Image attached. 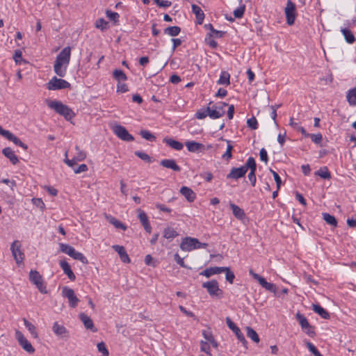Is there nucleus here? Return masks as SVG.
Segmentation results:
<instances>
[{
    "instance_id": "22",
    "label": "nucleus",
    "mask_w": 356,
    "mask_h": 356,
    "mask_svg": "<svg viewBox=\"0 0 356 356\" xmlns=\"http://www.w3.org/2000/svg\"><path fill=\"white\" fill-rule=\"evenodd\" d=\"M113 250L117 252L120 257V259L124 263H130V259L129 255L125 251V249L123 246H120L118 245H115L113 246Z\"/></svg>"
},
{
    "instance_id": "19",
    "label": "nucleus",
    "mask_w": 356,
    "mask_h": 356,
    "mask_svg": "<svg viewBox=\"0 0 356 356\" xmlns=\"http://www.w3.org/2000/svg\"><path fill=\"white\" fill-rule=\"evenodd\" d=\"M79 316L86 329L90 330L92 332H97V329L95 328L92 320L88 315L84 313H81Z\"/></svg>"
},
{
    "instance_id": "44",
    "label": "nucleus",
    "mask_w": 356,
    "mask_h": 356,
    "mask_svg": "<svg viewBox=\"0 0 356 356\" xmlns=\"http://www.w3.org/2000/svg\"><path fill=\"white\" fill-rule=\"evenodd\" d=\"M140 135L142 138L150 142L155 141L156 140V136L147 130H141L140 131Z\"/></svg>"
},
{
    "instance_id": "58",
    "label": "nucleus",
    "mask_w": 356,
    "mask_h": 356,
    "mask_svg": "<svg viewBox=\"0 0 356 356\" xmlns=\"http://www.w3.org/2000/svg\"><path fill=\"white\" fill-rule=\"evenodd\" d=\"M270 171L273 174V176L274 179H275V181L276 182V184H277V189H279L280 188L281 184H282L281 178L279 176V175L275 171H274L273 170L270 169Z\"/></svg>"
},
{
    "instance_id": "35",
    "label": "nucleus",
    "mask_w": 356,
    "mask_h": 356,
    "mask_svg": "<svg viewBox=\"0 0 356 356\" xmlns=\"http://www.w3.org/2000/svg\"><path fill=\"white\" fill-rule=\"evenodd\" d=\"M322 216L323 219L326 222V223L334 227L337 226V220L334 216L327 213H323Z\"/></svg>"
},
{
    "instance_id": "2",
    "label": "nucleus",
    "mask_w": 356,
    "mask_h": 356,
    "mask_svg": "<svg viewBox=\"0 0 356 356\" xmlns=\"http://www.w3.org/2000/svg\"><path fill=\"white\" fill-rule=\"evenodd\" d=\"M225 111H217L216 108L212 105V102L209 104L206 108H201L195 113V117L197 119L202 120L209 116L211 119H218L224 115Z\"/></svg>"
},
{
    "instance_id": "53",
    "label": "nucleus",
    "mask_w": 356,
    "mask_h": 356,
    "mask_svg": "<svg viewBox=\"0 0 356 356\" xmlns=\"http://www.w3.org/2000/svg\"><path fill=\"white\" fill-rule=\"evenodd\" d=\"M138 218H139L141 224L142 225L147 224V222H149V220H148L147 216L145 213V212L142 211L141 209H138Z\"/></svg>"
},
{
    "instance_id": "34",
    "label": "nucleus",
    "mask_w": 356,
    "mask_h": 356,
    "mask_svg": "<svg viewBox=\"0 0 356 356\" xmlns=\"http://www.w3.org/2000/svg\"><path fill=\"white\" fill-rule=\"evenodd\" d=\"M296 316V319L298 320L301 326L302 330H305L307 329V327H309L310 324L305 316L298 312Z\"/></svg>"
},
{
    "instance_id": "26",
    "label": "nucleus",
    "mask_w": 356,
    "mask_h": 356,
    "mask_svg": "<svg viewBox=\"0 0 356 356\" xmlns=\"http://www.w3.org/2000/svg\"><path fill=\"white\" fill-rule=\"evenodd\" d=\"M163 142L175 150H181L184 147L181 143L170 138H164Z\"/></svg>"
},
{
    "instance_id": "20",
    "label": "nucleus",
    "mask_w": 356,
    "mask_h": 356,
    "mask_svg": "<svg viewBox=\"0 0 356 356\" xmlns=\"http://www.w3.org/2000/svg\"><path fill=\"white\" fill-rule=\"evenodd\" d=\"M180 193L184 196L189 202H193L196 198V195L194 191L187 186H182L180 189Z\"/></svg>"
},
{
    "instance_id": "41",
    "label": "nucleus",
    "mask_w": 356,
    "mask_h": 356,
    "mask_svg": "<svg viewBox=\"0 0 356 356\" xmlns=\"http://www.w3.org/2000/svg\"><path fill=\"white\" fill-rule=\"evenodd\" d=\"M315 174L325 179H329L331 178V174L327 167L320 168V170L316 171Z\"/></svg>"
},
{
    "instance_id": "61",
    "label": "nucleus",
    "mask_w": 356,
    "mask_h": 356,
    "mask_svg": "<svg viewBox=\"0 0 356 356\" xmlns=\"http://www.w3.org/2000/svg\"><path fill=\"white\" fill-rule=\"evenodd\" d=\"M260 159L267 163L268 161V154L264 148H261L259 152Z\"/></svg>"
},
{
    "instance_id": "33",
    "label": "nucleus",
    "mask_w": 356,
    "mask_h": 356,
    "mask_svg": "<svg viewBox=\"0 0 356 356\" xmlns=\"http://www.w3.org/2000/svg\"><path fill=\"white\" fill-rule=\"evenodd\" d=\"M106 218L115 228L122 229V230H125L127 229V227L123 223L112 216H106Z\"/></svg>"
},
{
    "instance_id": "46",
    "label": "nucleus",
    "mask_w": 356,
    "mask_h": 356,
    "mask_svg": "<svg viewBox=\"0 0 356 356\" xmlns=\"http://www.w3.org/2000/svg\"><path fill=\"white\" fill-rule=\"evenodd\" d=\"M71 48L70 47H65L58 54L60 57L63 58L68 62L70 60Z\"/></svg>"
},
{
    "instance_id": "32",
    "label": "nucleus",
    "mask_w": 356,
    "mask_h": 356,
    "mask_svg": "<svg viewBox=\"0 0 356 356\" xmlns=\"http://www.w3.org/2000/svg\"><path fill=\"white\" fill-rule=\"evenodd\" d=\"M341 33H343L346 41L349 44H353L355 41V38L353 33L348 29H341Z\"/></svg>"
},
{
    "instance_id": "30",
    "label": "nucleus",
    "mask_w": 356,
    "mask_h": 356,
    "mask_svg": "<svg viewBox=\"0 0 356 356\" xmlns=\"http://www.w3.org/2000/svg\"><path fill=\"white\" fill-rule=\"evenodd\" d=\"M163 32L166 35L175 37L180 33L181 29L177 26H168L164 29Z\"/></svg>"
},
{
    "instance_id": "11",
    "label": "nucleus",
    "mask_w": 356,
    "mask_h": 356,
    "mask_svg": "<svg viewBox=\"0 0 356 356\" xmlns=\"http://www.w3.org/2000/svg\"><path fill=\"white\" fill-rule=\"evenodd\" d=\"M250 170V172L248 174V179L250 180L251 185L252 186H255L257 178L255 175V172L257 170V164L254 159L253 157H249L247 160V171Z\"/></svg>"
},
{
    "instance_id": "4",
    "label": "nucleus",
    "mask_w": 356,
    "mask_h": 356,
    "mask_svg": "<svg viewBox=\"0 0 356 356\" xmlns=\"http://www.w3.org/2000/svg\"><path fill=\"white\" fill-rule=\"evenodd\" d=\"M29 280L33 284L36 286L40 293L44 294L47 293L42 277L37 270H31L29 273Z\"/></svg>"
},
{
    "instance_id": "10",
    "label": "nucleus",
    "mask_w": 356,
    "mask_h": 356,
    "mask_svg": "<svg viewBox=\"0 0 356 356\" xmlns=\"http://www.w3.org/2000/svg\"><path fill=\"white\" fill-rule=\"evenodd\" d=\"M15 337L17 339L19 344L24 350L29 353H33L35 352V348L20 331L16 330Z\"/></svg>"
},
{
    "instance_id": "57",
    "label": "nucleus",
    "mask_w": 356,
    "mask_h": 356,
    "mask_svg": "<svg viewBox=\"0 0 356 356\" xmlns=\"http://www.w3.org/2000/svg\"><path fill=\"white\" fill-rule=\"evenodd\" d=\"M74 259L79 260L83 264H87L88 263L87 258L79 252H76L75 257H74Z\"/></svg>"
},
{
    "instance_id": "14",
    "label": "nucleus",
    "mask_w": 356,
    "mask_h": 356,
    "mask_svg": "<svg viewBox=\"0 0 356 356\" xmlns=\"http://www.w3.org/2000/svg\"><path fill=\"white\" fill-rule=\"evenodd\" d=\"M199 243V240L195 238L186 237L184 238L181 244L180 248L183 251H191L195 249L196 244Z\"/></svg>"
},
{
    "instance_id": "5",
    "label": "nucleus",
    "mask_w": 356,
    "mask_h": 356,
    "mask_svg": "<svg viewBox=\"0 0 356 356\" xmlns=\"http://www.w3.org/2000/svg\"><path fill=\"white\" fill-rule=\"evenodd\" d=\"M202 287L207 289L208 293L211 297H218L222 294V291L219 288L218 282L216 280L204 282Z\"/></svg>"
},
{
    "instance_id": "31",
    "label": "nucleus",
    "mask_w": 356,
    "mask_h": 356,
    "mask_svg": "<svg viewBox=\"0 0 356 356\" xmlns=\"http://www.w3.org/2000/svg\"><path fill=\"white\" fill-rule=\"evenodd\" d=\"M178 233L173 228L168 227L163 230V237L172 240L178 236Z\"/></svg>"
},
{
    "instance_id": "3",
    "label": "nucleus",
    "mask_w": 356,
    "mask_h": 356,
    "mask_svg": "<svg viewBox=\"0 0 356 356\" xmlns=\"http://www.w3.org/2000/svg\"><path fill=\"white\" fill-rule=\"evenodd\" d=\"M70 83L62 79L54 76L47 83V88L49 90H57L70 88Z\"/></svg>"
},
{
    "instance_id": "40",
    "label": "nucleus",
    "mask_w": 356,
    "mask_h": 356,
    "mask_svg": "<svg viewBox=\"0 0 356 356\" xmlns=\"http://www.w3.org/2000/svg\"><path fill=\"white\" fill-rule=\"evenodd\" d=\"M247 337L251 339L254 342L259 343V337L256 331L252 329L251 327H247Z\"/></svg>"
},
{
    "instance_id": "50",
    "label": "nucleus",
    "mask_w": 356,
    "mask_h": 356,
    "mask_svg": "<svg viewBox=\"0 0 356 356\" xmlns=\"http://www.w3.org/2000/svg\"><path fill=\"white\" fill-rule=\"evenodd\" d=\"M135 155L137 156L140 159H142V160H143V161H145L146 162H148V163L152 162L151 157L147 154H146V153H145L143 152L136 151L135 152Z\"/></svg>"
},
{
    "instance_id": "9",
    "label": "nucleus",
    "mask_w": 356,
    "mask_h": 356,
    "mask_svg": "<svg viewBox=\"0 0 356 356\" xmlns=\"http://www.w3.org/2000/svg\"><path fill=\"white\" fill-rule=\"evenodd\" d=\"M226 323L229 328L232 330L236 334L238 341H240L242 343L244 348H248V342L243 334L241 332L240 328L238 326H236V325L231 320L229 317L226 318Z\"/></svg>"
},
{
    "instance_id": "27",
    "label": "nucleus",
    "mask_w": 356,
    "mask_h": 356,
    "mask_svg": "<svg viewBox=\"0 0 356 356\" xmlns=\"http://www.w3.org/2000/svg\"><path fill=\"white\" fill-rule=\"evenodd\" d=\"M192 12L195 15L197 24H202L204 18V14L200 7L195 4L191 6Z\"/></svg>"
},
{
    "instance_id": "12",
    "label": "nucleus",
    "mask_w": 356,
    "mask_h": 356,
    "mask_svg": "<svg viewBox=\"0 0 356 356\" xmlns=\"http://www.w3.org/2000/svg\"><path fill=\"white\" fill-rule=\"evenodd\" d=\"M247 172V162L239 168H232L227 175L228 179H238L243 177Z\"/></svg>"
},
{
    "instance_id": "55",
    "label": "nucleus",
    "mask_w": 356,
    "mask_h": 356,
    "mask_svg": "<svg viewBox=\"0 0 356 356\" xmlns=\"http://www.w3.org/2000/svg\"><path fill=\"white\" fill-rule=\"evenodd\" d=\"M73 247L68 245V244H65V243H60V250L61 252L67 254H70L72 250H73Z\"/></svg>"
},
{
    "instance_id": "21",
    "label": "nucleus",
    "mask_w": 356,
    "mask_h": 356,
    "mask_svg": "<svg viewBox=\"0 0 356 356\" xmlns=\"http://www.w3.org/2000/svg\"><path fill=\"white\" fill-rule=\"evenodd\" d=\"M160 165L175 172H179L181 170V168L176 163L174 159H163L161 161Z\"/></svg>"
},
{
    "instance_id": "49",
    "label": "nucleus",
    "mask_w": 356,
    "mask_h": 356,
    "mask_svg": "<svg viewBox=\"0 0 356 356\" xmlns=\"http://www.w3.org/2000/svg\"><path fill=\"white\" fill-rule=\"evenodd\" d=\"M225 268H226L224 271L225 272V279L228 282L232 284L235 278L234 273L230 270L229 267H225Z\"/></svg>"
},
{
    "instance_id": "25",
    "label": "nucleus",
    "mask_w": 356,
    "mask_h": 356,
    "mask_svg": "<svg viewBox=\"0 0 356 356\" xmlns=\"http://www.w3.org/2000/svg\"><path fill=\"white\" fill-rule=\"evenodd\" d=\"M312 309L324 319H329L330 317L329 312L318 304H313Z\"/></svg>"
},
{
    "instance_id": "64",
    "label": "nucleus",
    "mask_w": 356,
    "mask_h": 356,
    "mask_svg": "<svg viewBox=\"0 0 356 356\" xmlns=\"http://www.w3.org/2000/svg\"><path fill=\"white\" fill-rule=\"evenodd\" d=\"M128 91V87L125 83L118 82L117 85V92H126Z\"/></svg>"
},
{
    "instance_id": "37",
    "label": "nucleus",
    "mask_w": 356,
    "mask_h": 356,
    "mask_svg": "<svg viewBox=\"0 0 356 356\" xmlns=\"http://www.w3.org/2000/svg\"><path fill=\"white\" fill-rule=\"evenodd\" d=\"M229 79L230 74L226 71H222L220 75L218 83L220 85H229Z\"/></svg>"
},
{
    "instance_id": "29",
    "label": "nucleus",
    "mask_w": 356,
    "mask_h": 356,
    "mask_svg": "<svg viewBox=\"0 0 356 356\" xmlns=\"http://www.w3.org/2000/svg\"><path fill=\"white\" fill-rule=\"evenodd\" d=\"M54 72L60 77H64L66 74L67 67L60 63H54Z\"/></svg>"
},
{
    "instance_id": "8",
    "label": "nucleus",
    "mask_w": 356,
    "mask_h": 356,
    "mask_svg": "<svg viewBox=\"0 0 356 356\" xmlns=\"http://www.w3.org/2000/svg\"><path fill=\"white\" fill-rule=\"evenodd\" d=\"M12 254L17 264L22 263L24 259V254L22 250V244L19 241H15L10 245Z\"/></svg>"
},
{
    "instance_id": "51",
    "label": "nucleus",
    "mask_w": 356,
    "mask_h": 356,
    "mask_svg": "<svg viewBox=\"0 0 356 356\" xmlns=\"http://www.w3.org/2000/svg\"><path fill=\"white\" fill-rule=\"evenodd\" d=\"M247 124L249 128L252 130H255L258 128V122L255 117H252L251 118L248 119Z\"/></svg>"
},
{
    "instance_id": "38",
    "label": "nucleus",
    "mask_w": 356,
    "mask_h": 356,
    "mask_svg": "<svg viewBox=\"0 0 356 356\" xmlns=\"http://www.w3.org/2000/svg\"><path fill=\"white\" fill-rule=\"evenodd\" d=\"M23 321H24V324L25 327L28 329V330L30 332L31 335L34 338H38V332L36 331L35 326L34 325H33L31 323H30L29 321H27L26 318H24Z\"/></svg>"
},
{
    "instance_id": "6",
    "label": "nucleus",
    "mask_w": 356,
    "mask_h": 356,
    "mask_svg": "<svg viewBox=\"0 0 356 356\" xmlns=\"http://www.w3.org/2000/svg\"><path fill=\"white\" fill-rule=\"evenodd\" d=\"M284 13L287 24L289 26L293 25L295 22L297 14L296 5L291 0L287 1Z\"/></svg>"
},
{
    "instance_id": "45",
    "label": "nucleus",
    "mask_w": 356,
    "mask_h": 356,
    "mask_svg": "<svg viewBox=\"0 0 356 356\" xmlns=\"http://www.w3.org/2000/svg\"><path fill=\"white\" fill-rule=\"evenodd\" d=\"M106 15L111 21H113L115 24L119 22L120 15L118 13L113 12L110 10H106Z\"/></svg>"
},
{
    "instance_id": "15",
    "label": "nucleus",
    "mask_w": 356,
    "mask_h": 356,
    "mask_svg": "<svg viewBox=\"0 0 356 356\" xmlns=\"http://www.w3.org/2000/svg\"><path fill=\"white\" fill-rule=\"evenodd\" d=\"M52 330L57 337L61 339H67L69 337L67 330L64 325L59 324L58 322L54 323Z\"/></svg>"
},
{
    "instance_id": "54",
    "label": "nucleus",
    "mask_w": 356,
    "mask_h": 356,
    "mask_svg": "<svg viewBox=\"0 0 356 356\" xmlns=\"http://www.w3.org/2000/svg\"><path fill=\"white\" fill-rule=\"evenodd\" d=\"M309 138H311L312 142H314L316 144H320L322 142L323 136L321 134H310L309 136Z\"/></svg>"
},
{
    "instance_id": "17",
    "label": "nucleus",
    "mask_w": 356,
    "mask_h": 356,
    "mask_svg": "<svg viewBox=\"0 0 356 356\" xmlns=\"http://www.w3.org/2000/svg\"><path fill=\"white\" fill-rule=\"evenodd\" d=\"M225 270H226V268H225V267H218V266L210 267V268H206L204 270L201 272L200 273V275H204L207 277H209L213 275L223 273L225 271Z\"/></svg>"
},
{
    "instance_id": "16",
    "label": "nucleus",
    "mask_w": 356,
    "mask_h": 356,
    "mask_svg": "<svg viewBox=\"0 0 356 356\" xmlns=\"http://www.w3.org/2000/svg\"><path fill=\"white\" fill-rule=\"evenodd\" d=\"M59 264H60V268L63 269L64 273L65 275H67L68 278L71 281H74L76 279V276H75L74 273H73V271L72 270L71 267L69 265V264L65 260H60L59 262Z\"/></svg>"
},
{
    "instance_id": "7",
    "label": "nucleus",
    "mask_w": 356,
    "mask_h": 356,
    "mask_svg": "<svg viewBox=\"0 0 356 356\" xmlns=\"http://www.w3.org/2000/svg\"><path fill=\"white\" fill-rule=\"evenodd\" d=\"M113 131L122 140L130 142L134 140V136L129 133L124 127L120 124L113 126Z\"/></svg>"
},
{
    "instance_id": "60",
    "label": "nucleus",
    "mask_w": 356,
    "mask_h": 356,
    "mask_svg": "<svg viewBox=\"0 0 356 356\" xmlns=\"http://www.w3.org/2000/svg\"><path fill=\"white\" fill-rule=\"evenodd\" d=\"M207 44L213 49H216L218 46V43L212 38V34L209 33V37L206 38Z\"/></svg>"
},
{
    "instance_id": "28",
    "label": "nucleus",
    "mask_w": 356,
    "mask_h": 356,
    "mask_svg": "<svg viewBox=\"0 0 356 356\" xmlns=\"http://www.w3.org/2000/svg\"><path fill=\"white\" fill-rule=\"evenodd\" d=\"M259 283L263 288L270 292L275 293L277 291L276 286L273 283L268 282L263 277L259 280Z\"/></svg>"
},
{
    "instance_id": "43",
    "label": "nucleus",
    "mask_w": 356,
    "mask_h": 356,
    "mask_svg": "<svg viewBox=\"0 0 356 356\" xmlns=\"http://www.w3.org/2000/svg\"><path fill=\"white\" fill-rule=\"evenodd\" d=\"M108 22H106L104 18H99L98 19L95 24V26L97 29H100L101 31H104L108 28Z\"/></svg>"
},
{
    "instance_id": "59",
    "label": "nucleus",
    "mask_w": 356,
    "mask_h": 356,
    "mask_svg": "<svg viewBox=\"0 0 356 356\" xmlns=\"http://www.w3.org/2000/svg\"><path fill=\"white\" fill-rule=\"evenodd\" d=\"M33 204L37 207L43 209L45 207V204L40 198H33L32 199Z\"/></svg>"
},
{
    "instance_id": "47",
    "label": "nucleus",
    "mask_w": 356,
    "mask_h": 356,
    "mask_svg": "<svg viewBox=\"0 0 356 356\" xmlns=\"http://www.w3.org/2000/svg\"><path fill=\"white\" fill-rule=\"evenodd\" d=\"M75 149L76 151V155L74 156L75 159L78 161H83L86 157V152L82 151L79 146H76Z\"/></svg>"
},
{
    "instance_id": "48",
    "label": "nucleus",
    "mask_w": 356,
    "mask_h": 356,
    "mask_svg": "<svg viewBox=\"0 0 356 356\" xmlns=\"http://www.w3.org/2000/svg\"><path fill=\"white\" fill-rule=\"evenodd\" d=\"M97 347L98 351L102 354V356H108L109 352L103 341L98 343Z\"/></svg>"
},
{
    "instance_id": "42",
    "label": "nucleus",
    "mask_w": 356,
    "mask_h": 356,
    "mask_svg": "<svg viewBox=\"0 0 356 356\" xmlns=\"http://www.w3.org/2000/svg\"><path fill=\"white\" fill-rule=\"evenodd\" d=\"M113 77L115 80L120 82V81H126L127 79V75L122 70L116 69L113 73Z\"/></svg>"
},
{
    "instance_id": "18",
    "label": "nucleus",
    "mask_w": 356,
    "mask_h": 356,
    "mask_svg": "<svg viewBox=\"0 0 356 356\" xmlns=\"http://www.w3.org/2000/svg\"><path fill=\"white\" fill-rule=\"evenodd\" d=\"M185 145L188 150L191 152H200L204 150V145L195 141H187Z\"/></svg>"
},
{
    "instance_id": "23",
    "label": "nucleus",
    "mask_w": 356,
    "mask_h": 356,
    "mask_svg": "<svg viewBox=\"0 0 356 356\" xmlns=\"http://www.w3.org/2000/svg\"><path fill=\"white\" fill-rule=\"evenodd\" d=\"M2 153L13 165H15L19 162L17 156L15 154L14 151L10 147H6L3 149Z\"/></svg>"
},
{
    "instance_id": "52",
    "label": "nucleus",
    "mask_w": 356,
    "mask_h": 356,
    "mask_svg": "<svg viewBox=\"0 0 356 356\" xmlns=\"http://www.w3.org/2000/svg\"><path fill=\"white\" fill-rule=\"evenodd\" d=\"M306 345L309 350L313 353L314 356H323L313 343L308 341Z\"/></svg>"
},
{
    "instance_id": "56",
    "label": "nucleus",
    "mask_w": 356,
    "mask_h": 356,
    "mask_svg": "<svg viewBox=\"0 0 356 356\" xmlns=\"http://www.w3.org/2000/svg\"><path fill=\"white\" fill-rule=\"evenodd\" d=\"M244 12H245V6H242L237 8L236 10H234V15L236 18H241L244 15Z\"/></svg>"
},
{
    "instance_id": "24",
    "label": "nucleus",
    "mask_w": 356,
    "mask_h": 356,
    "mask_svg": "<svg viewBox=\"0 0 356 356\" xmlns=\"http://www.w3.org/2000/svg\"><path fill=\"white\" fill-rule=\"evenodd\" d=\"M229 207L232 210L233 215L239 220H243L245 217V213L241 208L235 204L230 202Z\"/></svg>"
},
{
    "instance_id": "39",
    "label": "nucleus",
    "mask_w": 356,
    "mask_h": 356,
    "mask_svg": "<svg viewBox=\"0 0 356 356\" xmlns=\"http://www.w3.org/2000/svg\"><path fill=\"white\" fill-rule=\"evenodd\" d=\"M346 97L350 105H356V87L348 92Z\"/></svg>"
},
{
    "instance_id": "36",
    "label": "nucleus",
    "mask_w": 356,
    "mask_h": 356,
    "mask_svg": "<svg viewBox=\"0 0 356 356\" xmlns=\"http://www.w3.org/2000/svg\"><path fill=\"white\" fill-rule=\"evenodd\" d=\"M7 140L12 141L16 145L22 147L25 150L28 149V146L12 133L10 134L9 136L7 138Z\"/></svg>"
},
{
    "instance_id": "13",
    "label": "nucleus",
    "mask_w": 356,
    "mask_h": 356,
    "mask_svg": "<svg viewBox=\"0 0 356 356\" xmlns=\"http://www.w3.org/2000/svg\"><path fill=\"white\" fill-rule=\"evenodd\" d=\"M63 296L67 298L69 300V305L71 307L74 308L77 306L79 300L74 294L73 289L65 286L62 291Z\"/></svg>"
},
{
    "instance_id": "63",
    "label": "nucleus",
    "mask_w": 356,
    "mask_h": 356,
    "mask_svg": "<svg viewBox=\"0 0 356 356\" xmlns=\"http://www.w3.org/2000/svg\"><path fill=\"white\" fill-rule=\"evenodd\" d=\"M13 58L16 62V63H20L22 60V53L20 50H16L15 51Z\"/></svg>"
},
{
    "instance_id": "62",
    "label": "nucleus",
    "mask_w": 356,
    "mask_h": 356,
    "mask_svg": "<svg viewBox=\"0 0 356 356\" xmlns=\"http://www.w3.org/2000/svg\"><path fill=\"white\" fill-rule=\"evenodd\" d=\"M175 260L176 262L181 267L186 268V266L184 264V259L181 258L178 253L175 254L174 255Z\"/></svg>"
},
{
    "instance_id": "1",
    "label": "nucleus",
    "mask_w": 356,
    "mask_h": 356,
    "mask_svg": "<svg viewBox=\"0 0 356 356\" xmlns=\"http://www.w3.org/2000/svg\"><path fill=\"white\" fill-rule=\"evenodd\" d=\"M47 105L50 108L54 109L57 113L63 116L66 120H72L75 115L74 111L69 106L63 104L60 101H49L47 103Z\"/></svg>"
}]
</instances>
